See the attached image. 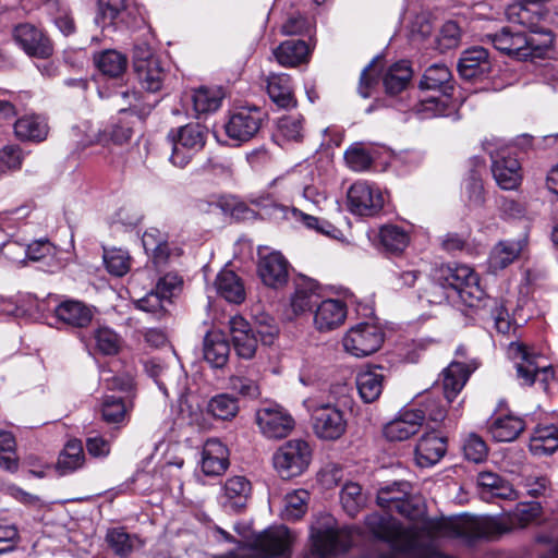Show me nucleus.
<instances>
[{
	"instance_id": "nucleus-37",
	"label": "nucleus",
	"mask_w": 558,
	"mask_h": 558,
	"mask_svg": "<svg viewBox=\"0 0 558 558\" xmlns=\"http://www.w3.org/2000/svg\"><path fill=\"white\" fill-rule=\"evenodd\" d=\"M524 428L525 422L522 417L508 414L495 418L489 425V433L496 441L510 442L515 440Z\"/></svg>"
},
{
	"instance_id": "nucleus-30",
	"label": "nucleus",
	"mask_w": 558,
	"mask_h": 558,
	"mask_svg": "<svg viewBox=\"0 0 558 558\" xmlns=\"http://www.w3.org/2000/svg\"><path fill=\"white\" fill-rule=\"evenodd\" d=\"M388 493L384 490L381 495L378 497V505L386 509L389 512H398L401 515L410 519L412 521L411 524L421 525L424 520H429L430 518H423L425 511L421 505L413 504V501L409 498V496L401 497H389Z\"/></svg>"
},
{
	"instance_id": "nucleus-23",
	"label": "nucleus",
	"mask_w": 558,
	"mask_h": 558,
	"mask_svg": "<svg viewBox=\"0 0 558 558\" xmlns=\"http://www.w3.org/2000/svg\"><path fill=\"white\" fill-rule=\"evenodd\" d=\"M53 312L57 320L70 328H85L94 317L92 307L76 300L60 302Z\"/></svg>"
},
{
	"instance_id": "nucleus-19",
	"label": "nucleus",
	"mask_w": 558,
	"mask_h": 558,
	"mask_svg": "<svg viewBox=\"0 0 558 558\" xmlns=\"http://www.w3.org/2000/svg\"><path fill=\"white\" fill-rule=\"evenodd\" d=\"M258 275L265 286L272 289L281 288L289 279V262L280 252H271L260 257Z\"/></svg>"
},
{
	"instance_id": "nucleus-63",
	"label": "nucleus",
	"mask_w": 558,
	"mask_h": 558,
	"mask_svg": "<svg viewBox=\"0 0 558 558\" xmlns=\"http://www.w3.org/2000/svg\"><path fill=\"white\" fill-rule=\"evenodd\" d=\"M461 39V28L454 21H447L442 24L437 37L438 46L441 50L457 47Z\"/></svg>"
},
{
	"instance_id": "nucleus-17",
	"label": "nucleus",
	"mask_w": 558,
	"mask_h": 558,
	"mask_svg": "<svg viewBox=\"0 0 558 558\" xmlns=\"http://www.w3.org/2000/svg\"><path fill=\"white\" fill-rule=\"evenodd\" d=\"M256 422L267 438H284L294 427V420L278 404H268L257 410Z\"/></svg>"
},
{
	"instance_id": "nucleus-24",
	"label": "nucleus",
	"mask_w": 558,
	"mask_h": 558,
	"mask_svg": "<svg viewBox=\"0 0 558 558\" xmlns=\"http://www.w3.org/2000/svg\"><path fill=\"white\" fill-rule=\"evenodd\" d=\"M422 425V414L414 408L404 409L399 416L386 424L384 434L391 441H402L415 435Z\"/></svg>"
},
{
	"instance_id": "nucleus-14",
	"label": "nucleus",
	"mask_w": 558,
	"mask_h": 558,
	"mask_svg": "<svg viewBox=\"0 0 558 558\" xmlns=\"http://www.w3.org/2000/svg\"><path fill=\"white\" fill-rule=\"evenodd\" d=\"M14 44L31 58L48 59L53 54V43L48 34L32 23H19L12 28Z\"/></svg>"
},
{
	"instance_id": "nucleus-34",
	"label": "nucleus",
	"mask_w": 558,
	"mask_h": 558,
	"mask_svg": "<svg viewBox=\"0 0 558 558\" xmlns=\"http://www.w3.org/2000/svg\"><path fill=\"white\" fill-rule=\"evenodd\" d=\"M318 284L315 280L305 276H299L294 280V292L290 299V305L294 314L299 315L310 311L317 296Z\"/></svg>"
},
{
	"instance_id": "nucleus-53",
	"label": "nucleus",
	"mask_w": 558,
	"mask_h": 558,
	"mask_svg": "<svg viewBox=\"0 0 558 558\" xmlns=\"http://www.w3.org/2000/svg\"><path fill=\"white\" fill-rule=\"evenodd\" d=\"M417 404L418 408L414 409V412L422 414V423L426 418L438 423L446 417V404L448 403H444L440 396L436 395L435 391L427 392Z\"/></svg>"
},
{
	"instance_id": "nucleus-9",
	"label": "nucleus",
	"mask_w": 558,
	"mask_h": 558,
	"mask_svg": "<svg viewBox=\"0 0 558 558\" xmlns=\"http://www.w3.org/2000/svg\"><path fill=\"white\" fill-rule=\"evenodd\" d=\"M208 130L199 123H187L171 129L167 138L171 143L170 162L180 169L185 168L206 144Z\"/></svg>"
},
{
	"instance_id": "nucleus-32",
	"label": "nucleus",
	"mask_w": 558,
	"mask_h": 558,
	"mask_svg": "<svg viewBox=\"0 0 558 558\" xmlns=\"http://www.w3.org/2000/svg\"><path fill=\"white\" fill-rule=\"evenodd\" d=\"M477 485L483 498L496 497L511 500L518 497L512 485L493 472H481L477 476Z\"/></svg>"
},
{
	"instance_id": "nucleus-64",
	"label": "nucleus",
	"mask_w": 558,
	"mask_h": 558,
	"mask_svg": "<svg viewBox=\"0 0 558 558\" xmlns=\"http://www.w3.org/2000/svg\"><path fill=\"white\" fill-rule=\"evenodd\" d=\"M344 159L349 167L354 171H364L368 169L373 162L369 153L359 146H352L344 153Z\"/></svg>"
},
{
	"instance_id": "nucleus-57",
	"label": "nucleus",
	"mask_w": 558,
	"mask_h": 558,
	"mask_svg": "<svg viewBox=\"0 0 558 558\" xmlns=\"http://www.w3.org/2000/svg\"><path fill=\"white\" fill-rule=\"evenodd\" d=\"M340 500L344 511L354 517L365 505V497L362 487L357 483H345L340 493Z\"/></svg>"
},
{
	"instance_id": "nucleus-46",
	"label": "nucleus",
	"mask_w": 558,
	"mask_h": 558,
	"mask_svg": "<svg viewBox=\"0 0 558 558\" xmlns=\"http://www.w3.org/2000/svg\"><path fill=\"white\" fill-rule=\"evenodd\" d=\"M105 541L108 547L120 558L129 557L140 542L135 534L128 533L123 527L108 529Z\"/></svg>"
},
{
	"instance_id": "nucleus-35",
	"label": "nucleus",
	"mask_w": 558,
	"mask_h": 558,
	"mask_svg": "<svg viewBox=\"0 0 558 558\" xmlns=\"http://www.w3.org/2000/svg\"><path fill=\"white\" fill-rule=\"evenodd\" d=\"M267 93L280 108H293L296 100L293 94L291 77L288 74H271L267 78Z\"/></svg>"
},
{
	"instance_id": "nucleus-44",
	"label": "nucleus",
	"mask_w": 558,
	"mask_h": 558,
	"mask_svg": "<svg viewBox=\"0 0 558 558\" xmlns=\"http://www.w3.org/2000/svg\"><path fill=\"white\" fill-rule=\"evenodd\" d=\"M225 94L221 88L199 87L192 95L194 111L197 114L215 112L221 107Z\"/></svg>"
},
{
	"instance_id": "nucleus-58",
	"label": "nucleus",
	"mask_w": 558,
	"mask_h": 558,
	"mask_svg": "<svg viewBox=\"0 0 558 558\" xmlns=\"http://www.w3.org/2000/svg\"><path fill=\"white\" fill-rule=\"evenodd\" d=\"M92 339L95 341L96 349L104 355H114L121 347L120 337L109 327L95 329Z\"/></svg>"
},
{
	"instance_id": "nucleus-33",
	"label": "nucleus",
	"mask_w": 558,
	"mask_h": 558,
	"mask_svg": "<svg viewBox=\"0 0 558 558\" xmlns=\"http://www.w3.org/2000/svg\"><path fill=\"white\" fill-rule=\"evenodd\" d=\"M204 359L216 368L223 367L229 359L230 345L225 335L218 331H209L204 338Z\"/></svg>"
},
{
	"instance_id": "nucleus-8",
	"label": "nucleus",
	"mask_w": 558,
	"mask_h": 558,
	"mask_svg": "<svg viewBox=\"0 0 558 558\" xmlns=\"http://www.w3.org/2000/svg\"><path fill=\"white\" fill-rule=\"evenodd\" d=\"M251 203L258 208L264 217L274 222H301L307 229L327 235L335 230V227L327 220L306 214L296 207L280 204L274 198V195L256 196L251 199Z\"/></svg>"
},
{
	"instance_id": "nucleus-61",
	"label": "nucleus",
	"mask_w": 558,
	"mask_h": 558,
	"mask_svg": "<svg viewBox=\"0 0 558 558\" xmlns=\"http://www.w3.org/2000/svg\"><path fill=\"white\" fill-rule=\"evenodd\" d=\"M125 1L126 0H98V14L95 17V22L101 27L111 25L125 9Z\"/></svg>"
},
{
	"instance_id": "nucleus-12",
	"label": "nucleus",
	"mask_w": 558,
	"mask_h": 558,
	"mask_svg": "<svg viewBox=\"0 0 558 558\" xmlns=\"http://www.w3.org/2000/svg\"><path fill=\"white\" fill-rule=\"evenodd\" d=\"M292 536L283 525L269 527L241 549L240 558H290Z\"/></svg>"
},
{
	"instance_id": "nucleus-55",
	"label": "nucleus",
	"mask_w": 558,
	"mask_h": 558,
	"mask_svg": "<svg viewBox=\"0 0 558 558\" xmlns=\"http://www.w3.org/2000/svg\"><path fill=\"white\" fill-rule=\"evenodd\" d=\"M379 238L383 246L391 253H401L410 242L408 232L395 225L381 227Z\"/></svg>"
},
{
	"instance_id": "nucleus-20",
	"label": "nucleus",
	"mask_w": 558,
	"mask_h": 558,
	"mask_svg": "<svg viewBox=\"0 0 558 558\" xmlns=\"http://www.w3.org/2000/svg\"><path fill=\"white\" fill-rule=\"evenodd\" d=\"M229 324L235 353L241 359H252L258 343L255 331L242 316L231 317Z\"/></svg>"
},
{
	"instance_id": "nucleus-60",
	"label": "nucleus",
	"mask_w": 558,
	"mask_h": 558,
	"mask_svg": "<svg viewBox=\"0 0 558 558\" xmlns=\"http://www.w3.org/2000/svg\"><path fill=\"white\" fill-rule=\"evenodd\" d=\"M104 262L107 270L117 277L124 276L131 267V257L129 253L121 248L105 251Z\"/></svg>"
},
{
	"instance_id": "nucleus-27",
	"label": "nucleus",
	"mask_w": 558,
	"mask_h": 558,
	"mask_svg": "<svg viewBox=\"0 0 558 558\" xmlns=\"http://www.w3.org/2000/svg\"><path fill=\"white\" fill-rule=\"evenodd\" d=\"M529 449L533 456H550L558 449V426L553 423H539L530 436Z\"/></svg>"
},
{
	"instance_id": "nucleus-48",
	"label": "nucleus",
	"mask_w": 558,
	"mask_h": 558,
	"mask_svg": "<svg viewBox=\"0 0 558 558\" xmlns=\"http://www.w3.org/2000/svg\"><path fill=\"white\" fill-rule=\"evenodd\" d=\"M522 251L520 241H501L492 251L489 267L494 270H502L513 263Z\"/></svg>"
},
{
	"instance_id": "nucleus-50",
	"label": "nucleus",
	"mask_w": 558,
	"mask_h": 558,
	"mask_svg": "<svg viewBox=\"0 0 558 558\" xmlns=\"http://www.w3.org/2000/svg\"><path fill=\"white\" fill-rule=\"evenodd\" d=\"M72 141L75 145V151L82 153L93 145H105L108 143V137L106 131L101 132L88 123H83L72 129Z\"/></svg>"
},
{
	"instance_id": "nucleus-3",
	"label": "nucleus",
	"mask_w": 558,
	"mask_h": 558,
	"mask_svg": "<svg viewBox=\"0 0 558 558\" xmlns=\"http://www.w3.org/2000/svg\"><path fill=\"white\" fill-rule=\"evenodd\" d=\"M506 15L511 23L522 25L527 32L515 27H502L499 32L487 34L493 46L518 60L542 58L554 44V34L545 25L541 12L532 11L522 2L507 7Z\"/></svg>"
},
{
	"instance_id": "nucleus-16",
	"label": "nucleus",
	"mask_w": 558,
	"mask_h": 558,
	"mask_svg": "<svg viewBox=\"0 0 558 558\" xmlns=\"http://www.w3.org/2000/svg\"><path fill=\"white\" fill-rule=\"evenodd\" d=\"M347 196L350 211L363 217L375 216L385 204L380 189L366 181L354 182L350 186Z\"/></svg>"
},
{
	"instance_id": "nucleus-2",
	"label": "nucleus",
	"mask_w": 558,
	"mask_h": 558,
	"mask_svg": "<svg viewBox=\"0 0 558 558\" xmlns=\"http://www.w3.org/2000/svg\"><path fill=\"white\" fill-rule=\"evenodd\" d=\"M429 303L460 302L466 314L483 322H493L498 333L508 335L512 322L504 301L487 295L478 284L475 271L460 264L437 267L432 277L430 290L426 291Z\"/></svg>"
},
{
	"instance_id": "nucleus-5",
	"label": "nucleus",
	"mask_w": 558,
	"mask_h": 558,
	"mask_svg": "<svg viewBox=\"0 0 558 558\" xmlns=\"http://www.w3.org/2000/svg\"><path fill=\"white\" fill-rule=\"evenodd\" d=\"M359 537L357 527L340 526L329 513H320L311 525L313 551L322 558L347 551Z\"/></svg>"
},
{
	"instance_id": "nucleus-22",
	"label": "nucleus",
	"mask_w": 558,
	"mask_h": 558,
	"mask_svg": "<svg viewBox=\"0 0 558 558\" xmlns=\"http://www.w3.org/2000/svg\"><path fill=\"white\" fill-rule=\"evenodd\" d=\"M447 451V440L435 432L423 435L414 451V459L418 466L430 468L437 464Z\"/></svg>"
},
{
	"instance_id": "nucleus-59",
	"label": "nucleus",
	"mask_w": 558,
	"mask_h": 558,
	"mask_svg": "<svg viewBox=\"0 0 558 558\" xmlns=\"http://www.w3.org/2000/svg\"><path fill=\"white\" fill-rule=\"evenodd\" d=\"M464 458L474 463H481L488 456V447L485 440L475 433H470L462 442Z\"/></svg>"
},
{
	"instance_id": "nucleus-62",
	"label": "nucleus",
	"mask_w": 558,
	"mask_h": 558,
	"mask_svg": "<svg viewBox=\"0 0 558 558\" xmlns=\"http://www.w3.org/2000/svg\"><path fill=\"white\" fill-rule=\"evenodd\" d=\"M171 301H167L157 290H151L145 296L137 300L136 307L141 311L150 313L156 318H161L167 312V305Z\"/></svg>"
},
{
	"instance_id": "nucleus-36",
	"label": "nucleus",
	"mask_w": 558,
	"mask_h": 558,
	"mask_svg": "<svg viewBox=\"0 0 558 558\" xmlns=\"http://www.w3.org/2000/svg\"><path fill=\"white\" fill-rule=\"evenodd\" d=\"M381 368L376 366L371 369L361 371L356 375V388L360 397L365 403L376 401L384 388V375Z\"/></svg>"
},
{
	"instance_id": "nucleus-42",
	"label": "nucleus",
	"mask_w": 558,
	"mask_h": 558,
	"mask_svg": "<svg viewBox=\"0 0 558 558\" xmlns=\"http://www.w3.org/2000/svg\"><path fill=\"white\" fill-rule=\"evenodd\" d=\"M217 292L230 303L240 304L245 299L242 280L232 270L223 269L216 278Z\"/></svg>"
},
{
	"instance_id": "nucleus-18",
	"label": "nucleus",
	"mask_w": 558,
	"mask_h": 558,
	"mask_svg": "<svg viewBox=\"0 0 558 558\" xmlns=\"http://www.w3.org/2000/svg\"><path fill=\"white\" fill-rule=\"evenodd\" d=\"M251 494V482L245 476L235 475L225 482L217 500L225 512L239 513L246 507Z\"/></svg>"
},
{
	"instance_id": "nucleus-10",
	"label": "nucleus",
	"mask_w": 558,
	"mask_h": 558,
	"mask_svg": "<svg viewBox=\"0 0 558 558\" xmlns=\"http://www.w3.org/2000/svg\"><path fill=\"white\" fill-rule=\"evenodd\" d=\"M451 72L445 64H433L428 66L420 82V87L426 90H439L441 97H426L415 106L417 112L424 113L426 118L445 114L447 97L451 85Z\"/></svg>"
},
{
	"instance_id": "nucleus-45",
	"label": "nucleus",
	"mask_w": 558,
	"mask_h": 558,
	"mask_svg": "<svg viewBox=\"0 0 558 558\" xmlns=\"http://www.w3.org/2000/svg\"><path fill=\"white\" fill-rule=\"evenodd\" d=\"M132 403L116 396L105 397L101 404L102 420L108 424L125 425L129 422Z\"/></svg>"
},
{
	"instance_id": "nucleus-21",
	"label": "nucleus",
	"mask_w": 558,
	"mask_h": 558,
	"mask_svg": "<svg viewBox=\"0 0 558 558\" xmlns=\"http://www.w3.org/2000/svg\"><path fill=\"white\" fill-rule=\"evenodd\" d=\"M475 368V364L453 361L442 371V393L447 403L457 398Z\"/></svg>"
},
{
	"instance_id": "nucleus-4",
	"label": "nucleus",
	"mask_w": 558,
	"mask_h": 558,
	"mask_svg": "<svg viewBox=\"0 0 558 558\" xmlns=\"http://www.w3.org/2000/svg\"><path fill=\"white\" fill-rule=\"evenodd\" d=\"M541 511V504L532 501L518 504L507 518L501 519H478L469 515L453 517L452 519H461L470 523V526L465 529L468 533L454 534V537L466 539L496 538L513 529L526 526L539 517Z\"/></svg>"
},
{
	"instance_id": "nucleus-28",
	"label": "nucleus",
	"mask_w": 558,
	"mask_h": 558,
	"mask_svg": "<svg viewBox=\"0 0 558 558\" xmlns=\"http://www.w3.org/2000/svg\"><path fill=\"white\" fill-rule=\"evenodd\" d=\"M347 318V306L340 300L328 299L316 308L314 324L320 331H328L341 326Z\"/></svg>"
},
{
	"instance_id": "nucleus-1",
	"label": "nucleus",
	"mask_w": 558,
	"mask_h": 558,
	"mask_svg": "<svg viewBox=\"0 0 558 558\" xmlns=\"http://www.w3.org/2000/svg\"><path fill=\"white\" fill-rule=\"evenodd\" d=\"M365 526L385 551L378 558H450L439 549L438 541L466 533L470 523L461 519L442 518L402 525L389 511L374 512L365 518Z\"/></svg>"
},
{
	"instance_id": "nucleus-13",
	"label": "nucleus",
	"mask_w": 558,
	"mask_h": 558,
	"mask_svg": "<svg viewBox=\"0 0 558 558\" xmlns=\"http://www.w3.org/2000/svg\"><path fill=\"white\" fill-rule=\"evenodd\" d=\"M266 119V111L259 107H240L230 113L225 131L231 140L247 142L256 136Z\"/></svg>"
},
{
	"instance_id": "nucleus-56",
	"label": "nucleus",
	"mask_w": 558,
	"mask_h": 558,
	"mask_svg": "<svg viewBox=\"0 0 558 558\" xmlns=\"http://www.w3.org/2000/svg\"><path fill=\"white\" fill-rule=\"evenodd\" d=\"M0 466L11 473L19 469L15 437L8 430L0 432Z\"/></svg>"
},
{
	"instance_id": "nucleus-41",
	"label": "nucleus",
	"mask_w": 558,
	"mask_h": 558,
	"mask_svg": "<svg viewBox=\"0 0 558 558\" xmlns=\"http://www.w3.org/2000/svg\"><path fill=\"white\" fill-rule=\"evenodd\" d=\"M304 136V118L301 114L283 116L278 120L275 138L279 145L301 143Z\"/></svg>"
},
{
	"instance_id": "nucleus-49",
	"label": "nucleus",
	"mask_w": 558,
	"mask_h": 558,
	"mask_svg": "<svg viewBox=\"0 0 558 558\" xmlns=\"http://www.w3.org/2000/svg\"><path fill=\"white\" fill-rule=\"evenodd\" d=\"M240 407L236 398L229 393H219L210 398L206 411L213 417L222 421H230L236 416Z\"/></svg>"
},
{
	"instance_id": "nucleus-54",
	"label": "nucleus",
	"mask_w": 558,
	"mask_h": 558,
	"mask_svg": "<svg viewBox=\"0 0 558 558\" xmlns=\"http://www.w3.org/2000/svg\"><path fill=\"white\" fill-rule=\"evenodd\" d=\"M27 259L44 262L51 271L61 267L60 260L56 258L57 248L48 240H37L26 245Z\"/></svg>"
},
{
	"instance_id": "nucleus-51",
	"label": "nucleus",
	"mask_w": 558,
	"mask_h": 558,
	"mask_svg": "<svg viewBox=\"0 0 558 558\" xmlns=\"http://www.w3.org/2000/svg\"><path fill=\"white\" fill-rule=\"evenodd\" d=\"M269 189L271 191L260 193L258 196L274 195L278 203L283 204V202L292 199L295 194L301 192V184L295 174H287L272 180Z\"/></svg>"
},
{
	"instance_id": "nucleus-43",
	"label": "nucleus",
	"mask_w": 558,
	"mask_h": 558,
	"mask_svg": "<svg viewBox=\"0 0 558 558\" xmlns=\"http://www.w3.org/2000/svg\"><path fill=\"white\" fill-rule=\"evenodd\" d=\"M521 362L517 363V374L525 385H533L535 380L543 376L542 380H546L553 369L547 365H538L536 357L531 355L525 348L520 347Z\"/></svg>"
},
{
	"instance_id": "nucleus-26",
	"label": "nucleus",
	"mask_w": 558,
	"mask_h": 558,
	"mask_svg": "<svg viewBox=\"0 0 558 558\" xmlns=\"http://www.w3.org/2000/svg\"><path fill=\"white\" fill-rule=\"evenodd\" d=\"M312 48L302 39H287L272 50L277 62L284 68H294L310 60Z\"/></svg>"
},
{
	"instance_id": "nucleus-38",
	"label": "nucleus",
	"mask_w": 558,
	"mask_h": 558,
	"mask_svg": "<svg viewBox=\"0 0 558 558\" xmlns=\"http://www.w3.org/2000/svg\"><path fill=\"white\" fill-rule=\"evenodd\" d=\"M85 462V454L82 441L78 439L69 440L58 457L56 471L60 476L69 475L81 469Z\"/></svg>"
},
{
	"instance_id": "nucleus-39",
	"label": "nucleus",
	"mask_w": 558,
	"mask_h": 558,
	"mask_svg": "<svg viewBox=\"0 0 558 558\" xmlns=\"http://www.w3.org/2000/svg\"><path fill=\"white\" fill-rule=\"evenodd\" d=\"M93 60L101 74L113 78L120 77L128 68V58L114 49L99 51L94 54Z\"/></svg>"
},
{
	"instance_id": "nucleus-47",
	"label": "nucleus",
	"mask_w": 558,
	"mask_h": 558,
	"mask_svg": "<svg viewBox=\"0 0 558 558\" xmlns=\"http://www.w3.org/2000/svg\"><path fill=\"white\" fill-rule=\"evenodd\" d=\"M412 77V70L404 60L393 63L384 75V86L387 94L401 93Z\"/></svg>"
},
{
	"instance_id": "nucleus-7",
	"label": "nucleus",
	"mask_w": 558,
	"mask_h": 558,
	"mask_svg": "<svg viewBox=\"0 0 558 558\" xmlns=\"http://www.w3.org/2000/svg\"><path fill=\"white\" fill-rule=\"evenodd\" d=\"M314 434L324 440H337L347 430V418L344 412L336 404L324 401L318 397H310L303 401Z\"/></svg>"
},
{
	"instance_id": "nucleus-29",
	"label": "nucleus",
	"mask_w": 558,
	"mask_h": 558,
	"mask_svg": "<svg viewBox=\"0 0 558 558\" xmlns=\"http://www.w3.org/2000/svg\"><path fill=\"white\" fill-rule=\"evenodd\" d=\"M142 243L145 252L151 255L153 263L157 268L165 266L172 253L177 251V248L170 247L168 235L157 228L147 229L142 236Z\"/></svg>"
},
{
	"instance_id": "nucleus-15",
	"label": "nucleus",
	"mask_w": 558,
	"mask_h": 558,
	"mask_svg": "<svg viewBox=\"0 0 558 558\" xmlns=\"http://www.w3.org/2000/svg\"><path fill=\"white\" fill-rule=\"evenodd\" d=\"M385 339L384 330L373 323L352 327L343 338L344 350L353 356L364 357L377 352Z\"/></svg>"
},
{
	"instance_id": "nucleus-52",
	"label": "nucleus",
	"mask_w": 558,
	"mask_h": 558,
	"mask_svg": "<svg viewBox=\"0 0 558 558\" xmlns=\"http://www.w3.org/2000/svg\"><path fill=\"white\" fill-rule=\"evenodd\" d=\"M310 494L305 489H296L288 493L284 497V505L281 510V518L286 521H296L307 511Z\"/></svg>"
},
{
	"instance_id": "nucleus-40",
	"label": "nucleus",
	"mask_w": 558,
	"mask_h": 558,
	"mask_svg": "<svg viewBox=\"0 0 558 558\" xmlns=\"http://www.w3.org/2000/svg\"><path fill=\"white\" fill-rule=\"evenodd\" d=\"M14 133L22 141L40 142L48 134V125L43 117L26 114L14 123Z\"/></svg>"
},
{
	"instance_id": "nucleus-6",
	"label": "nucleus",
	"mask_w": 558,
	"mask_h": 558,
	"mask_svg": "<svg viewBox=\"0 0 558 558\" xmlns=\"http://www.w3.org/2000/svg\"><path fill=\"white\" fill-rule=\"evenodd\" d=\"M482 147L490 157L492 173L497 185L506 191L517 190L523 178L522 168L510 147L497 137L485 138Z\"/></svg>"
},
{
	"instance_id": "nucleus-31",
	"label": "nucleus",
	"mask_w": 558,
	"mask_h": 558,
	"mask_svg": "<svg viewBox=\"0 0 558 558\" xmlns=\"http://www.w3.org/2000/svg\"><path fill=\"white\" fill-rule=\"evenodd\" d=\"M134 72L140 87L153 94L162 89L168 77V72L162 68L159 59L153 60L148 64L141 61Z\"/></svg>"
},
{
	"instance_id": "nucleus-25",
	"label": "nucleus",
	"mask_w": 558,
	"mask_h": 558,
	"mask_svg": "<svg viewBox=\"0 0 558 558\" xmlns=\"http://www.w3.org/2000/svg\"><path fill=\"white\" fill-rule=\"evenodd\" d=\"M490 61L488 52L483 47L466 49L458 62V72L464 80H474L488 73Z\"/></svg>"
},
{
	"instance_id": "nucleus-11",
	"label": "nucleus",
	"mask_w": 558,
	"mask_h": 558,
	"mask_svg": "<svg viewBox=\"0 0 558 558\" xmlns=\"http://www.w3.org/2000/svg\"><path fill=\"white\" fill-rule=\"evenodd\" d=\"M312 461V448L301 438L283 442L272 456V464L282 480L302 475Z\"/></svg>"
}]
</instances>
